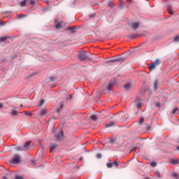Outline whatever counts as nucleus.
<instances>
[{"label": "nucleus", "mask_w": 179, "mask_h": 179, "mask_svg": "<svg viewBox=\"0 0 179 179\" xmlns=\"http://www.w3.org/2000/svg\"><path fill=\"white\" fill-rule=\"evenodd\" d=\"M78 58L79 59H80V61H85V59H87L89 57L86 54V52H84L78 55Z\"/></svg>", "instance_id": "4"}, {"label": "nucleus", "mask_w": 179, "mask_h": 179, "mask_svg": "<svg viewBox=\"0 0 179 179\" xmlns=\"http://www.w3.org/2000/svg\"><path fill=\"white\" fill-rule=\"evenodd\" d=\"M17 113H18L17 110H13L11 111V113H10V114L13 115V117H15V116L17 115Z\"/></svg>", "instance_id": "19"}, {"label": "nucleus", "mask_w": 179, "mask_h": 179, "mask_svg": "<svg viewBox=\"0 0 179 179\" xmlns=\"http://www.w3.org/2000/svg\"><path fill=\"white\" fill-rule=\"evenodd\" d=\"M177 150H179V146L177 147Z\"/></svg>", "instance_id": "50"}, {"label": "nucleus", "mask_w": 179, "mask_h": 179, "mask_svg": "<svg viewBox=\"0 0 179 179\" xmlns=\"http://www.w3.org/2000/svg\"><path fill=\"white\" fill-rule=\"evenodd\" d=\"M93 17H94V14L90 15V19H93Z\"/></svg>", "instance_id": "44"}, {"label": "nucleus", "mask_w": 179, "mask_h": 179, "mask_svg": "<svg viewBox=\"0 0 179 179\" xmlns=\"http://www.w3.org/2000/svg\"><path fill=\"white\" fill-rule=\"evenodd\" d=\"M156 177H158V178H162V176L160 175V172L157 171L155 172Z\"/></svg>", "instance_id": "29"}, {"label": "nucleus", "mask_w": 179, "mask_h": 179, "mask_svg": "<svg viewBox=\"0 0 179 179\" xmlns=\"http://www.w3.org/2000/svg\"><path fill=\"white\" fill-rule=\"evenodd\" d=\"M69 100H72V99H73L72 95H69Z\"/></svg>", "instance_id": "45"}, {"label": "nucleus", "mask_w": 179, "mask_h": 179, "mask_svg": "<svg viewBox=\"0 0 179 179\" xmlns=\"http://www.w3.org/2000/svg\"><path fill=\"white\" fill-rule=\"evenodd\" d=\"M129 26L133 30H136L137 29H139V27L141 26V22H131V24H129Z\"/></svg>", "instance_id": "3"}, {"label": "nucleus", "mask_w": 179, "mask_h": 179, "mask_svg": "<svg viewBox=\"0 0 179 179\" xmlns=\"http://www.w3.org/2000/svg\"><path fill=\"white\" fill-rule=\"evenodd\" d=\"M172 177H173L176 179H179L178 173H172Z\"/></svg>", "instance_id": "25"}, {"label": "nucleus", "mask_w": 179, "mask_h": 179, "mask_svg": "<svg viewBox=\"0 0 179 179\" xmlns=\"http://www.w3.org/2000/svg\"><path fill=\"white\" fill-rule=\"evenodd\" d=\"M23 114H24V115H27L28 117H31V115H33V113L28 111H24Z\"/></svg>", "instance_id": "18"}, {"label": "nucleus", "mask_w": 179, "mask_h": 179, "mask_svg": "<svg viewBox=\"0 0 179 179\" xmlns=\"http://www.w3.org/2000/svg\"><path fill=\"white\" fill-rule=\"evenodd\" d=\"M66 30L71 31V33H75V27H67Z\"/></svg>", "instance_id": "16"}, {"label": "nucleus", "mask_w": 179, "mask_h": 179, "mask_svg": "<svg viewBox=\"0 0 179 179\" xmlns=\"http://www.w3.org/2000/svg\"><path fill=\"white\" fill-rule=\"evenodd\" d=\"M128 2H132V0H127Z\"/></svg>", "instance_id": "49"}, {"label": "nucleus", "mask_w": 179, "mask_h": 179, "mask_svg": "<svg viewBox=\"0 0 179 179\" xmlns=\"http://www.w3.org/2000/svg\"><path fill=\"white\" fill-rule=\"evenodd\" d=\"M17 17H18V19H22V17H24V15H17Z\"/></svg>", "instance_id": "38"}, {"label": "nucleus", "mask_w": 179, "mask_h": 179, "mask_svg": "<svg viewBox=\"0 0 179 179\" xmlns=\"http://www.w3.org/2000/svg\"><path fill=\"white\" fill-rule=\"evenodd\" d=\"M55 26L56 29H62V24L58 21H55Z\"/></svg>", "instance_id": "11"}, {"label": "nucleus", "mask_w": 179, "mask_h": 179, "mask_svg": "<svg viewBox=\"0 0 179 179\" xmlns=\"http://www.w3.org/2000/svg\"><path fill=\"white\" fill-rule=\"evenodd\" d=\"M136 149H138V148L134 147L133 148H131L130 152H136Z\"/></svg>", "instance_id": "36"}, {"label": "nucleus", "mask_w": 179, "mask_h": 179, "mask_svg": "<svg viewBox=\"0 0 179 179\" xmlns=\"http://www.w3.org/2000/svg\"><path fill=\"white\" fill-rule=\"evenodd\" d=\"M113 164L115 167H118V166H120V162H118V161H117V160H115L114 162H113Z\"/></svg>", "instance_id": "23"}, {"label": "nucleus", "mask_w": 179, "mask_h": 179, "mask_svg": "<svg viewBox=\"0 0 179 179\" xmlns=\"http://www.w3.org/2000/svg\"><path fill=\"white\" fill-rule=\"evenodd\" d=\"M64 107V106L62 104H60L59 108H57L55 109L56 113H59V111H61V110H62V108Z\"/></svg>", "instance_id": "17"}, {"label": "nucleus", "mask_w": 179, "mask_h": 179, "mask_svg": "<svg viewBox=\"0 0 179 179\" xmlns=\"http://www.w3.org/2000/svg\"><path fill=\"white\" fill-rule=\"evenodd\" d=\"M136 36H138V35H131V36H129V38H131V40H134V38H135V37H136Z\"/></svg>", "instance_id": "37"}, {"label": "nucleus", "mask_w": 179, "mask_h": 179, "mask_svg": "<svg viewBox=\"0 0 179 179\" xmlns=\"http://www.w3.org/2000/svg\"><path fill=\"white\" fill-rule=\"evenodd\" d=\"M171 163L172 164H178L179 161H178V159H171Z\"/></svg>", "instance_id": "20"}, {"label": "nucleus", "mask_w": 179, "mask_h": 179, "mask_svg": "<svg viewBox=\"0 0 179 179\" xmlns=\"http://www.w3.org/2000/svg\"><path fill=\"white\" fill-rule=\"evenodd\" d=\"M120 6H122L124 5V1L122 0H120Z\"/></svg>", "instance_id": "42"}, {"label": "nucleus", "mask_w": 179, "mask_h": 179, "mask_svg": "<svg viewBox=\"0 0 179 179\" xmlns=\"http://www.w3.org/2000/svg\"><path fill=\"white\" fill-rule=\"evenodd\" d=\"M106 166L108 167V169H111V168H113V162H108V163L106 164Z\"/></svg>", "instance_id": "22"}, {"label": "nucleus", "mask_w": 179, "mask_h": 179, "mask_svg": "<svg viewBox=\"0 0 179 179\" xmlns=\"http://www.w3.org/2000/svg\"><path fill=\"white\" fill-rule=\"evenodd\" d=\"M175 42H178L179 41V35L176 36L174 38Z\"/></svg>", "instance_id": "35"}, {"label": "nucleus", "mask_w": 179, "mask_h": 179, "mask_svg": "<svg viewBox=\"0 0 179 179\" xmlns=\"http://www.w3.org/2000/svg\"><path fill=\"white\" fill-rule=\"evenodd\" d=\"M50 82H55V80H57V78H55V77H51V78H50Z\"/></svg>", "instance_id": "34"}, {"label": "nucleus", "mask_w": 179, "mask_h": 179, "mask_svg": "<svg viewBox=\"0 0 179 179\" xmlns=\"http://www.w3.org/2000/svg\"><path fill=\"white\" fill-rule=\"evenodd\" d=\"M3 179H8V178H6V177H3Z\"/></svg>", "instance_id": "48"}, {"label": "nucleus", "mask_w": 179, "mask_h": 179, "mask_svg": "<svg viewBox=\"0 0 179 179\" xmlns=\"http://www.w3.org/2000/svg\"><path fill=\"white\" fill-rule=\"evenodd\" d=\"M168 12L170 13V15H174V12H173V6L169 4L167 6Z\"/></svg>", "instance_id": "9"}, {"label": "nucleus", "mask_w": 179, "mask_h": 179, "mask_svg": "<svg viewBox=\"0 0 179 179\" xmlns=\"http://www.w3.org/2000/svg\"><path fill=\"white\" fill-rule=\"evenodd\" d=\"M47 114H48V110H47V108H43L41 109V111L38 113V115L40 117H45V115H47Z\"/></svg>", "instance_id": "6"}, {"label": "nucleus", "mask_w": 179, "mask_h": 179, "mask_svg": "<svg viewBox=\"0 0 179 179\" xmlns=\"http://www.w3.org/2000/svg\"><path fill=\"white\" fill-rule=\"evenodd\" d=\"M11 163L15 164L20 163V155H14L13 158L11 160Z\"/></svg>", "instance_id": "5"}, {"label": "nucleus", "mask_w": 179, "mask_h": 179, "mask_svg": "<svg viewBox=\"0 0 179 179\" xmlns=\"http://www.w3.org/2000/svg\"><path fill=\"white\" fill-rule=\"evenodd\" d=\"M143 105L142 104V103H141V102H138L137 104H136V108H142V106H143Z\"/></svg>", "instance_id": "28"}, {"label": "nucleus", "mask_w": 179, "mask_h": 179, "mask_svg": "<svg viewBox=\"0 0 179 179\" xmlns=\"http://www.w3.org/2000/svg\"><path fill=\"white\" fill-rule=\"evenodd\" d=\"M113 87H114V83H110V84H108V85L107 87L108 92H110V90H113Z\"/></svg>", "instance_id": "12"}, {"label": "nucleus", "mask_w": 179, "mask_h": 179, "mask_svg": "<svg viewBox=\"0 0 179 179\" xmlns=\"http://www.w3.org/2000/svg\"><path fill=\"white\" fill-rule=\"evenodd\" d=\"M15 150H17L18 152H23L24 151V148H22V147H16Z\"/></svg>", "instance_id": "24"}, {"label": "nucleus", "mask_w": 179, "mask_h": 179, "mask_svg": "<svg viewBox=\"0 0 179 179\" xmlns=\"http://www.w3.org/2000/svg\"><path fill=\"white\" fill-rule=\"evenodd\" d=\"M30 145H31V141H27L25 143L23 147L24 150H29Z\"/></svg>", "instance_id": "8"}, {"label": "nucleus", "mask_w": 179, "mask_h": 179, "mask_svg": "<svg viewBox=\"0 0 179 179\" xmlns=\"http://www.w3.org/2000/svg\"><path fill=\"white\" fill-rule=\"evenodd\" d=\"M108 6H109L110 8H112V7H113V2L110 1V2L108 3Z\"/></svg>", "instance_id": "40"}, {"label": "nucleus", "mask_w": 179, "mask_h": 179, "mask_svg": "<svg viewBox=\"0 0 179 179\" xmlns=\"http://www.w3.org/2000/svg\"><path fill=\"white\" fill-rule=\"evenodd\" d=\"M27 2V0H24V1H21L20 6H22V8L26 6V3Z\"/></svg>", "instance_id": "21"}, {"label": "nucleus", "mask_w": 179, "mask_h": 179, "mask_svg": "<svg viewBox=\"0 0 179 179\" xmlns=\"http://www.w3.org/2000/svg\"><path fill=\"white\" fill-rule=\"evenodd\" d=\"M155 106H156V107H160V103L159 102H156Z\"/></svg>", "instance_id": "41"}, {"label": "nucleus", "mask_w": 179, "mask_h": 179, "mask_svg": "<svg viewBox=\"0 0 179 179\" xmlns=\"http://www.w3.org/2000/svg\"><path fill=\"white\" fill-rule=\"evenodd\" d=\"M44 103H45V100L41 99L40 104H39V107H41V106H43V104H44Z\"/></svg>", "instance_id": "31"}, {"label": "nucleus", "mask_w": 179, "mask_h": 179, "mask_svg": "<svg viewBox=\"0 0 179 179\" xmlns=\"http://www.w3.org/2000/svg\"><path fill=\"white\" fill-rule=\"evenodd\" d=\"M55 142H59V141H64V131H60L59 133L55 136Z\"/></svg>", "instance_id": "2"}, {"label": "nucleus", "mask_w": 179, "mask_h": 179, "mask_svg": "<svg viewBox=\"0 0 179 179\" xmlns=\"http://www.w3.org/2000/svg\"><path fill=\"white\" fill-rule=\"evenodd\" d=\"M143 121H145V118H144V117H141V118L138 120V123H140V124H143Z\"/></svg>", "instance_id": "32"}, {"label": "nucleus", "mask_w": 179, "mask_h": 179, "mask_svg": "<svg viewBox=\"0 0 179 179\" xmlns=\"http://www.w3.org/2000/svg\"><path fill=\"white\" fill-rule=\"evenodd\" d=\"M96 157L97 159H101V154H97Z\"/></svg>", "instance_id": "39"}, {"label": "nucleus", "mask_w": 179, "mask_h": 179, "mask_svg": "<svg viewBox=\"0 0 179 179\" xmlns=\"http://www.w3.org/2000/svg\"><path fill=\"white\" fill-rule=\"evenodd\" d=\"M113 125H115V123L114 122H110L105 125V128H111Z\"/></svg>", "instance_id": "13"}, {"label": "nucleus", "mask_w": 179, "mask_h": 179, "mask_svg": "<svg viewBox=\"0 0 179 179\" xmlns=\"http://www.w3.org/2000/svg\"><path fill=\"white\" fill-rule=\"evenodd\" d=\"M159 85V82L157 80H155L153 84V87L155 90H157V86Z\"/></svg>", "instance_id": "14"}, {"label": "nucleus", "mask_w": 179, "mask_h": 179, "mask_svg": "<svg viewBox=\"0 0 179 179\" xmlns=\"http://www.w3.org/2000/svg\"><path fill=\"white\" fill-rule=\"evenodd\" d=\"M145 179H150V178H145Z\"/></svg>", "instance_id": "51"}, {"label": "nucleus", "mask_w": 179, "mask_h": 179, "mask_svg": "<svg viewBox=\"0 0 179 179\" xmlns=\"http://www.w3.org/2000/svg\"><path fill=\"white\" fill-rule=\"evenodd\" d=\"M150 127H152V125L149 124L148 125L147 128H148V129H150Z\"/></svg>", "instance_id": "47"}, {"label": "nucleus", "mask_w": 179, "mask_h": 179, "mask_svg": "<svg viewBox=\"0 0 179 179\" xmlns=\"http://www.w3.org/2000/svg\"><path fill=\"white\" fill-rule=\"evenodd\" d=\"M35 2L34 0L30 1V5H34Z\"/></svg>", "instance_id": "43"}, {"label": "nucleus", "mask_w": 179, "mask_h": 179, "mask_svg": "<svg viewBox=\"0 0 179 179\" xmlns=\"http://www.w3.org/2000/svg\"><path fill=\"white\" fill-rule=\"evenodd\" d=\"M160 65V59H157L155 62L149 64L148 68L150 71H155Z\"/></svg>", "instance_id": "1"}, {"label": "nucleus", "mask_w": 179, "mask_h": 179, "mask_svg": "<svg viewBox=\"0 0 179 179\" xmlns=\"http://www.w3.org/2000/svg\"><path fill=\"white\" fill-rule=\"evenodd\" d=\"M177 111H178V108L176 107L175 108H173V110H172V114H176L177 113Z\"/></svg>", "instance_id": "30"}, {"label": "nucleus", "mask_w": 179, "mask_h": 179, "mask_svg": "<svg viewBox=\"0 0 179 179\" xmlns=\"http://www.w3.org/2000/svg\"><path fill=\"white\" fill-rule=\"evenodd\" d=\"M109 62H124V59H112L109 60Z\"/></svg>", "instance_id": "10"}, {"label": "nucleus", "mask_w": 179, "mask_h": 179, "mask_svg": "<svg viewBox=\"0 0 179 179\" xmlns=\"http://www.w3.org/2000/svg\"><path fill=\"white\" fill-rule=\"evenodd\" d=\"M2 107H3V103H0V108H2Z\"/></svg>", "instance_id": "46"}, {"label": "nucleus", "mask_w": 179, "mask_h": 179, "mask_svg": "<svg viewBox=\"0 0 179 179\" xmlns=\"http://www.w3.org/2000/svg\"><path fill=\"white\" fill-rule=\"evenodd\" d=\"M150 166L152 167H156L157 166V164L156 162H151Z\"/></svg>", "instance_id": "33"}, {"label": "nucleus", "mask_w": 179, "mask_h": 179, "mask_svg": "<svg viewBox=\"0 0 179 179\" xmlns=\"http://www.w3.org/2000/svg\"><path fill=\"white\" fill-rule=\"evenodd\" d=\"M57 148H58V145L54 144V143L50 144V152L52 153V152H54V150H55V149H57Z\"/></svg>", "instance_id": "7"}, {"label": "nucleus", "mask_w": 179, "mask_h": 179, "mask_svg": "<svg viewBox=\"0 0 179 179\" xmlns=\"http://www.w3.org/2000/svg\"><path fill=\"white\" fill-rule=\"evenodd\" d=\"M124 89H127L128 90V89H131V83H127L124 85Z\"/></svg>", "instance_id": "27"}, {"label": "nucleus", "mask_w": 179, "mask_h": 179, "mask_svg": "<svg viewBox=\"0 0 179 179\" xmlns=\"http://www.w3.org/2000/svg\"><path fill=\"white\" fill-rule=\"evenodd\" d=\"M8 38V36H3L0 38V43H4V41H6Z\"/></svg>", "instance_id": "15"}, {"label": "nucleus", "mask_w": 179, "mask_h": 179, "mask_svg": "<svg viewBox=\"0 0 179 179\" xmlns=\"http://www.w3.org/2000/svg\"><path fill=\"white\" fill-rule=\"evenodd\" d=\"M91 120L93 121H97V116H96V115H91Z\"/></svg>", "instance_id": "26"}]
</instances>
